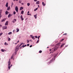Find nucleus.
Instances as JSON below:
<instances>
[{
    "label": "nucleus",
    "mask_w": 73,
    "mask_h": 73,
    "mask_svg": "<svg viewBox=\"0 0 73 73\" xmlns=\"http://www.w3.org/2000/svg\"><path fill=\"white\" fill-rule=\"evenodd\" d=\"M40 37V36H38V39H39Z\"/></svg>",
    "instance_id": "45"
},
{
    "label": "nucleus",
    "mask_w": 73,
    "mask_h": 73,
    "mask_svg": "<svg viewBox=\"0 0 73 73\" xmlns=\"http://www.w3.org/2000/svg\"><path fill=\"white\" fill-rule=\"evenodd\" d=\"M25 43H23L22 42L21 43V44L19 45V46H22V44H24Z\"/></svg>",
    "instance_id": "15"
},
{
    "label": "nucleus",
    "mask_w": 73,
    "mask_h": 73,
    "mask_svg": "<svg viewBox=\"0 0 73 73\" xmlns=\"http://www.w3.org/2000/svg\"><path fill=\"white\" fill-rule=\"evenodd\" d=\"M30 41H31V40H30Z\"/></svg>",
    "instance_id": "63"
},
{
    "label": "nucleus",
    "mask_w": 73,
    "mask_h": 73,
    "mask_svg": "<svg viewBox=\"0 0 73 73\" xmlns=\"http://www.w3.org/2000/svg\"><path fill=\"white\" fill-rule=\"evenodd\" d=\"M5 21V19H3L2 20V22H3V21Z\"/></svg>",
    "instance_id": "26"
},
{
    "label": "nucleus",
    "mask_w": 73,
    "mask_h": 73,
    "mask_svg": "<svg viewBox=\"0 0 73 73\" xmlns=\"http://www.w3.org/2000/svg\"><path fill=\"white\" fill-rule=\"evenodd\" d=\"M3 33H1L0 34V36H1V35H3Z\"/></svg>",
    "instance_id": "30"
},
{
    "label": "nucleus",
    "mask_w": 73,
    "mask_h": 73,
    "mask_svg": "<svg viewBox=\"0 0 73 73\" xmlns=\"http://www.w3.org/2000/svg\"><path fill=\"white\" fill-rule=\"evenodd\" d=\"M38 41H39L38 40L37 42H36V43H38Z\"/></svg>",
    "instance_id": "51"
},
{
    "label": "nucleus",
    "mask_w": 73,
    "mask_h": 73,
    "mask_svg": "<svg viewBox=\"0 0 73 73\" xmlns=\"http://www.w3.org/2000/svg\"><path fill=\"white\" fill-rule=\"evenodd\" d=\"M1 51H2V52H4V50H3V49H1Z\"/></svg>",
    "instance_id": "32"
},
{
    "label": "nucleus",
    "mask_w": 73,
    "mask_h": 73,
    "mask_svg": "<svg viewBox=\"0 0 73 73\" xmlns=\"http://www.w3.org/2000/svg\"><path fill=\"white\" fill-rule=\"evenodd\" d=\"M2 26L1 25H0V27H2Z\"/></svg>",
    "instance_id": "47"
},
{
    "label": "nucleus",
    "mask_w": 73,
    "mask_h": 73,
    "mask_svg": "<svg viewBox=\"0 0 73 73\" xmlns=\"http://www.w3.org/2000/svg\"><path fill=\"white\" fill-rule=\"evenodd\" d=\"M8 68L9 70H10L11 68V67H10V65H11V62H8Z\"/></svg>",
    "instance_id": "1"
},
{
    "label": "nucleus",
    "mask_w": 73,
    "mask_h": 73,
    "mask_svg": "<svg viewBox=\"0 0 73 73\" xmlns=\"http://www.w3.org/2000/svg\"><path fill=\"white\" fill-rule=\"evenodd\" d=\"M10 7H8L7 9V10L8 11H9V9H10Z\"/></svg>",
    "instance_id": "14"
},
{
    "label": "nucleus",
    "mask_w": 73,
    "mask_h": 73,
    "mask_svg": "<svg viewBox=\"0 0 73 73\" xmlns=\"http://www.w3.org/2000/svg\"><path fill=\"white\" fill-rule=\"evenodd\" d=\"M64 39H62L61 41L60 42H62V41H63V40H64Z\"/></svg>",
    "instance_id": "37"
},
{
    "label": "nucleus",
    "mask_w": 73,
    "mask_h": 73,
    "mask_svg": "<svg viewBox=\"0 0 73 73\" xmlns=\"http://www.w3.org/2000/svg\"><path fill=\"white\" fill-rule=\"evenodd\" d=\"M18 42H19V41H18L17 42V43H18Z\"/></svg>",
    "instance_id": "60"
},
{
    "label": "nucleus",
    "mask_w": 73,
    "mask_h": 73,
    "mask_svg": "<svg viewBox=\"0 0 73 73\" xmlns=\"http://www.w3.org/2000/svg\"><path fill=\"white\" fill-rule=\"evenodd\" d=\"M38 7H39L40 6H39V5H38Z\"/></svg>",
    "instance_id": "55"
},
{
    "label": "nucleus",
    "mask_w": 73,
    "mask_h": 73,
    "mask_svg": "<svg viewBox=\"0 0 73 73\" xmlns=\"http://www.w3.org/2000/svg\"><path fill=\"white\" fill-rule=\"evenodd\" d=\"M23 7H21L20 8V10H23Z\"/></svg>",
    "instance_id": "13"
},
{
    "label": "nucleus",
    "mask_w": 73,
    "mask_h": 73,
    "mask_svg": "<svg viewBox=\"0 0 73 73\" xmlns=\"http://www.w3.org/2000/svg\"><path fill=\"white\" fill-rule=\"evenodd\" d=\"M15 9L17 12H18V7L17 6H16Z\"/></svg>",
    "instance_id": "4"
},
{
    "label": "nucleus",
    "mask_w": 73,
    "mask_h": 73,
    "mask_svg": "<svg viewBox=\"0 0 73 73\" xmlns=\"http://www.w3.org/2000/svg\"><path fill=\"white\" fill-rule=\"evenodd\" d=\"M8 11H6L5 12V14H6V15H8Z\"/></svg>",
    "instance_id": "17"
},
{
    "label": "nucleus",
    "mask_w": 73,
    "mask_h": 73,
    "mask_svg": "<svg viewBox=\"0 0 73 73\" xmlns=\"http://www.w3.org/2000/svg\"><path fill=\"white\" fill-rule=\"evenodd\" d=\"M3 30H4V29H7V26H3Z\"/></svg>",
    "instance_id": "3"
},
{
    "label": "nucleus",
    "mask_w": 73,
    "mask_h": 73,
    "mask_svg": "<svg viewBox=\"0 0 73 73\" xmlns=\"http://www.w3.org/2000/svg\"><path fill=\"white\" fill-rule=\"evenodd\" d=\"M8 35H11V34H12V32H10L8 33Z\"/></svg>",
    "instance_id": "23"
},
{
    "label": "nucleus",
    "mask_w": 73,
    "mask_h": 73,
    "mask_svg": "<svg viewBox=\"0 0 73 73\" xmlns=\"http://www.w3.org/2000/svg\"><path fill=\"white\" fill-rule=\"evenodd\" d=\"M26 46H27V44L25 45V47Z\"/></svg>",
    "instance_id": "53"
},
{
    "label": "nucleus",
    "mask_w": 73,
    "mask_h": 73,
    "mask_svg": "<svg viewBox=\"0 0 73 73\" xmlns=\"http://www.w3.org/2000/svg\"><path fill=\"white\" fill-rule=\"evenodd\" d=\"M67 46H68V45H67V46H66V47H67Z\"/></svg>",
    "instance_id": "58"
},
{
    "label": "nucleus",
    "mask_w": 73,
    "mask_h": 73,
    "mask_svg": "<svg viewBox=\"0 0 73 73\" xmlns=\"http://www.w3.org/2000/svg\"><path fill=\"white\" fill-rule=\"evenodd\" d=\"M42 5L43 6H45L46 5V4H45L44 3V2H42Z\"/></svg>",
    "instance_id": "10"
},
{
    "label": "nucleus",
    "mask_w": 73,
    "mask_h": 73,
    "mask_svg": "<svg viewBox=\"0 0 73 73\" xmlns=\"http://www.w3.org/2000/svg\"><path fill=\"white\" fill-rule=\"evenodd\" d=\"M13 57V55L12 56L11 58V59H12Z\"/></svg>",
    "instance_id": "31"
},
{
    "label": "nucleus",
    "mask_w": 73,
    "mask_h": 73,
    "mask_svg": "<svg viewBox=\"0 0 73 73\" xmlns=\"http://www.w3.org/2000/svg\"><path fill=\"white\" fill-rule=\"evenodd\" d=\"M19 3H21V1H19Z\"/></svg>",
    "instance_id": "43"
},
{
    "label": "nucleus",
    "mask_w": 73,
    "mask_h": 73,
    "mask_svg": "<svg viewBox=\"0 0 73 73\" xmlns=\"http://www.w3.org/2000/svg\"><path fill=\"white\" fill-rule=\"evenodd\" d=\"M29 13H30L29 11H28V12L27 13V15H29Z\"/></svg>",
    "instance_id": "27"
},
{
    "label": "nucleus",
    "mask_w": 73,
    "mask_h": 73,
    "mask_svg": "<svg viewBox=\"0 0 73 73\" xmlns=\"http://www.w3.org/2000/svg\"><path fill=\"white\" fill-rule=\"evenodd\" d=\"M24 4V3H22V5H23Z\"/></svg>",
    "instance_id": "52"
},
{
    "label": "nucleus",
    "mask_w": 73,
    "mask_h": 73,
    "mask_svg": "<svg viewBox=\"0 0 73 73\" xmlns=\"http://www.w3.org/2000/svg\"><path fill=\"white\" fill-rule=\"evenodd\" d=\"M1 12H2V10H0V15H1Z\"/></svg>",
    "instance_id": "20"
},
{
    "label": "nucleus",
    "mask_w": 73,
    "mask_h": 73,
    "mask_svg": "<svg viewBox=\"0 0 73 73\" xmlns=\"http://www.w3.org/2000/svg\"><path fill=\"white\" fill-rule=\"evenodd\" d=\"M30 36H31V38H33V35H30Z\"/></svg>",
    "instance_id": "41"
},
{
    "label": "nucleus",
    "mask_w": 73,
    "mask_h": 73,
    "mask_svg": "<svg viewBox=\"0 0 73 73\" xmlns=\"http://www.w3.org/2000/svg\"><path fill=\"white\" fill-rule=\"evenodd\" d=\"M32 39H35V38H34V36H33Z\"/></svg>",
    "instance_id": "39"
},
{
    "label": "nucleus",
    "mask_w": 73,
    "mask_h": 73,
    "mask_svg": "<svg viewBox=\"0 0 73 73\" xmlns=\"http://www.w3.org/2000/svg\"><path fill=\"white\" fill-rule=\"evenodd\" d=\"M37 15H34V17L35 18V19H36L37 18Z\"/></svg>",
    "instance_id": "16"
},
{
    "label": "nucleus",
    "mask_w": 73,
    "mask_h": 73,
    "mask_svg": "<svg viewBox=\"0 0 73 73\" xmlns=\"http://www.w3.org/2000/svg\"><path fill=\"white\" fill-rule=\"evenodd\" d=\"M30 3H27V5L29 6H30Z\"/></svg>",
    "instance_id": "24"
},
{
    "label": "nucleus",
    "mask_w": 73,
    "mask_h": 73,
    "mask_svg": "<svg viewBox=\"0 0 73 73\" xmlns=\"http://www.w3.org/2000/svg\"><path fill=\"white\" fill-rule=\"evenodd\" d=\"M17 32H19V29H17Z\"/></svg>",
    "instance_id": "34"
},
{
    "label": "nucleus",
    "mask_w": 73,
    "mask_h": 73,
    "mask_svg": "<svg viewBox=\"0 0 73 73\" xmlns=\"http://www.w3.org/2000/svg\"><path fill=\"white\" fill-rule=\"evenodd\" d=\"M29 46V44H27V46Z\"/></svg>",
    "instance_id": "50"
},
{
    "label": "nucleus",
    "mask_w": 73,
    "mask_h": 73,
    "mask_svg": "<svg viewBox=\"0 0 73 73\" xmlns=\"http://www.w3.org/2000/svg\"><path fill=\"white\" fill-rule=\"evenodd\" d=\"M11 16H12V15L9 14L8 16V18H9Z\"/></svg>",
    "instance_id": "8"
},
{
    "label": "nucleus",
    "mask_w": 73,
    "mask_h": 73,
    "mask_svg": "<svg viewBox=\"0 0 73 73\" xmlns=\"http://www.w3.org/2000/svg\"><path fill=\"white\" fill-rule=\"evenodd\" d=\"M17 1V0H16Z\"/></svg>",
    "instance_id": "64"
},
{
    "label": "nucleus",
    "mask_w": 73,
    "mask_h": 73,
    "mask_svg": "<svg viewBox=\"0 0 73 73\" xmlns=\"http://www.w3.org/2000/svg\"><path fill=\"white\" fill-rule=\"evenodd\" d=\"M19 50V45L17 46L15 48V51L17 52Z\"/></svg>",
    "instance_id": "2"
},
{
    "label": "nucleus",
    "mask_w": 73,
    "mask_h": 73,
    "mask_svg": "<svg viewBox=\"0 0 73 73\" xmlns=\"http://www.w3.org/2000/svg\"><path fill=\"white\" fill-rule=\"evenodd\" d=\"M29 40H27V42L29 43Z\"/></svg>",
    "instance_id": "44"
},
{
    "label": "nucleus",
    "mask_w": 73,
    "mask_h": 73,
    "mask_svg": "<svg viewBox=\"0 0 73 73\" xmlns=\"http://www.w3.org/2000/svg\"><path fill=\"white\" fill-rule=\"evenodd\" d=\"M4 45H8V44H7V43L6 42H5L4 43Z\"/></svg>",
    "instance_id": "19"
},
{
    "label": "nucleus",
    "mask_w": 73,
    "mask_h": 73,
    "mask_svg": "<svg viewBox=\"0 0 73 73\" xmlns=\"http://www.w3.org/2000/svg\"><path fill=\"white\" fill-rule=\"evenodd\" d=\"M8 21H6L5 24V25H8Z\"/></svg>",
    "instance_id": "7"
},
{
    "label": "nucleus",
    "mask_w": 73,
    "mask_h": 73,
    "mask_svg": "<svg viewBox=\"0 0 73 73\" xmlns=\"http://www.w3.org/2000/svg\"><path fill=\"white\" fill-rule=\"evenodd\" d=\"M8 3H7L5 5L6 7H8Z\"/></svg>",
    "instance_id": "12"
},
{
    "label": "nucleus",
    "mask_w": 73,
    "mask_h": 73,
    "mask_svg": "<svg viewBox=\"0 0 73 73\" xmlns=\"http://www.w3.org/2000/svg\"><path fill=\"white\" fill-rule=\"evenodd\" d=\"M12 66V65L11 64V67Z\"/></svg>",
    "instance_id": "54"
},
{
    "label": "nucleus",
    "mask_w": 73,
    "mask_h": 73,
    "mask_svg": "<svg viewBox=\"0 0 73 73\" xmlns=\"http://www.w3.org/2000/svg\"><path fill=\"white\" fill-rule=\"evenodd\" d=\"M16 21V19H14L12 21V22L13 23H15Z\"/></svg>",
    "instance_id": "9"
},
{
    "label": "nucleus",
    "mask_w": 73,
    "mask_h": 73,
    "mask_svg": "<svg viewBox=\"0 0 73 73\" xmlns=\"http://www.w3.org/2000/svg\"><path fill=\"white\" fill-rule=\"evenodd\" d=\"M8 41H11V38H9Z\"/></svg>",
    "instance_id": "33"
},
{
    "label": "nucleus",
    "mask_w": 73,
    "mask_h": 73,
    "mask_svg": "<svg viewBox=\"0 0 73 73\" xmlns=\"http://www.w3.org/2000/svg\"><path fill=\"white\" fill-rule=\"evenodd\" d=\"M25 47V45H23V46L21 47L20 48H21L22 47H23V48L24 47Z\"/></svg>",
    "instance_id": "22"
},
{
    "label": "nucleus",
    "mask_w": 73,
    "mask_h": 73,
    "mask_svg": "<svg viewBox=\"0 0 73 73\" xmlns=\"http://www.w3.org/2000/svg\"><path fill=\"white\" fill-rule=\"evenodd\" d=\"M1 17H2V16H1V15H0V18H1Z\"/></svg>",
    "instance_id": "49"
},
{
    "label": "nucleus",
    "mask_w": 73,
    "mask_h": 73,
    "mask_svg": "<svg viewBox=\"0 0 73 73\" xmlns=\"http://www.w3.org/2000/svg\"><path fill=\"white\" fill-rule=\"evenodd\" d=\"M38 8H36V9H35L34 10V11H36V10H38Z\"/></svg>",
    "instance_id": "25"
},
{
    "label": "nucleus",
    "mask_w": 73,
    "mask_h": 73,
    "mask_svg": "<svg viewBox=\"0 0 73 73\" xmlns=\"http://www.w3.org/2000/svg\"><path fill=\"white\" fill-rule=\"evenodd\" d=\"M11 61V59H9V60L8 62H11V61Z\"/></svg>",
    "instance_id": "42"
},
{
    "label": "nucleus",
    "mask_w": 73,
    "mask_h": 73,
    "mask_svg": "<svg viewBox=\"0 0 73 73\" xmlns=\"http://www.w3.org/2000/svg\"><path fill=\"white\" fill-rule=\"evenodd\" d=\"M42 51H41V50H40V51H39V53H41L42 52Z\"/></svg>",
    "instance_id": "29"
},
{
    "label": "nucleus",
    "mask_w": 73,
    "mask_h": 73,
    "mask_svg": "<svg viewBox=\"0 0 73 73\" xmlns=\"http://www.w3.org/2000/svg\"><path fill=\"white\" fill-rule=\"evenodd\" d=\"M13 14H14V15H15V14H16V12L14 11V12H13Z\"/></svg>",
    "instance_id": "35"
},
{
    "label": "nucleus",
    "mask_w": 73,
    "mask_h": 73,
    "mask_svg": "<svg viewBox=\"0 0 73 73\" xmlns=\"http://www.w3.org/2000/svg\"><path fill=\"white\" fill-rule=\"evenodd\" d=\"M29 15H31V14H29Z\"/></svg>",
    "instance_id": "61"
},
{
    "label": "nucleus",
    "mask_w": 73,
    "mask_h": 73,
    "mask_svg": "<svg viewBox=\"0 0 73 73\" xmlns=\"http://www.w3.org/2000/svg\"><path fill=\"white\" fill-rule=\"evenodd\" d=\"M21 18L22 21H23L24 19L23 18L22 15L21 16Z\"/></svg>",
    "instance_id": "6"
},
{
    "label": "nucleus",
    "mask_w": 73,
    "mask_h": 73,
    "mask_svg": "<svg viewBox=\"0 0 73 73\" xmlns=\"http://www.w3.org/2000/svg\"><path fill=\"white\" fill-rule=\"evenodd\" d=\"M50 62H49L48 63V64H50Z\"/></svg>",
    "instance_id": "36"
},
{
    "label": "nucleus",
    "mask_w": 73,
    "mask_h": 73,
    "mask_svg": "<svg viewBox=\"0 0 73 73\" xmlns=\"http://www.w3.org/2000/svg\"><path fill=\"white\" fill-rule=\"evenodd\" d=\"M60 43H57V45H58V46H59V45H60Z\"/></svg>",
    "instance_id": "28"
},
{
    "label": "nucleus",
    "mask_w": 73,
    "mask_h": 73,
    "mask_svg": "<svg viewBox=\"0 0 73 73\" xmlns=\"http://www.w3.org/2000/svg\"><path fill=\"white\" fill-rule=\"evenodd\" d=\"M67 33H66L65 34H64L63 35H67Z\"/></svg>",
    "instance_id": "38"
},
{
    "label": "nucleus",
    "mask_w": 73,
    "mask_h": 73,
    "mask_svg": "<svg viewBox=\"0 0 73 73\" xmlns=\"http://www.w3.org/2000/svg\"><path fill=\"white\" fill-rule=\"evenodd\" d=\"M24 13V11L22 10L21 12V14H23Z\"/></svg>",
    "instance_id": "21"
},
{
    "label": "nucleus",
    "mask_w": 73,
    "mask_h": 73,
    "mask_svg": "<svg viewBox=\"0 0 73 73\" xmlns=\"http://www.w3.org/2000/svg\"><path fill=\"white\" fill-rule=\"evenodd\" d=\"M37 1H38V0H34L35 2H36Z\"/></svg>",
    "instance_id": "46"
},
{
    "label": "nucleus",
    "mask_w": 73,
    "mask_h": 73,
    "mask_svg": "<svg viewBox=\"0 0 73 73\" xmlns=\"http://www.w3.org/2000/svg\"><path fill=\"white\" fill-rule=\"evenodd\" d=\"M65 43H63V44H62L61 45V47H63V46H64V45H65Z\"/></svg>",
    "instance_id": "18"
},
{
    "label": "nucleus",
    "mask_w": 73,
    "mask_h": 73,
    "mask_svg": "<svg viewBox=\"0 0 73 73\" xmlns=\"http://www.w3.org/2000/svg\"><path fill=\"white\" fill-rule=\"evenodd\" d=\"M35 38H38V36H35Z\"/></svg>",
    "instance_id": "40"
},
{
    "label": "nucleus",
    "mask_w": 73,
    "mask_h": 73,
    "mask_svg": "<svg viewBox=\"0 0 73 73\" xmlns=\"http://www.w3.org/2000/svg\"><path fill=\"white\" fill-rule=\"evenodd\" d=\"M15 44H17V43H15Z\"/></svg>",
    "instance_id": "62"
},
{
    "label": "nucleus",
    "mask_w": 73,
    "mask_h": 73,
    "mask_svg": "<svg viewBox=\"0 0 73 73\" xmlns=\"http://www.w3.org/2000/svg\"><path fill=\"white\" fill-rule=\"evenodd\" d=\"M58 47H55V48H54L53 50L54 51H56V50H57V49H58Z\"/></svg>",
    "instance_id": "5"
},
{
    "label": "nucleus",
    "mask_w": 73,
    "mask_h": 73,
    "mask_svg": "<svg viewBox=\"0 0 73 73\" xmlns=\"http://www.w3.org/2000/svg\"><path fill=\"white\" fill-rule=\"evenodd\" d=\"M15 30H14L13 31V32H15Z\"/></svg>",
    "instance_id": "57"
},
{
    "label": "nucleus",
    "mask_w": 73,
    "mask_h": 73,
    "mask_svg": "<svg viewBox=\"0 0 73 73\" xmlns=\"http://www.w3.org/2000/svg\"><path fill=\"white\" fill-rule=\"evenodd\" d=\"M16 1V0H13V1Z\"/></svg>",
    "instance_id": "59"
},
{
    "label": "nucleus",
    "mask_w": 73,
    "mask_h": 73,
    "mask_svg": "<svg viewBox=\"0 0 73 73\" xmlns=\"http://www.w3.org/2000/svg\"><path fill=\"white\" fill-rule=\"evenodd\" d=\"M51 51V49H50V51Z\"/></svg>",
    "instance_id": "56"
},
{
    "label": "nucleus",
    "mask_w": 73,
    "mask_h": 73,
    "mask_svg": "<svg viewBox=\"0 0 73 73\" xmlns=\"http://www.w3.org/2000/svg\"><path fill=\"white\" fill-rule=\"evenodd\" d=\"M36 4L37 5H38L39 4H40V1H37L36 2Z\"/></svg>",
    "instance_id": "11"
},
{
    "label": "nucleus",
    "mask_w": 73,
    "mask_h": 73,
    "mask_svg": "<svg viewBox=\"0 0 73 73\" xmlns=\"http://www.w3.org/2000/svg\"><path fill=\"white\" fill-rule=\"evenodd\" d=\"M32 47V45H31V46H30V47Z\"/></svg>",
    "instance_id": "48"
}]
</instances>
